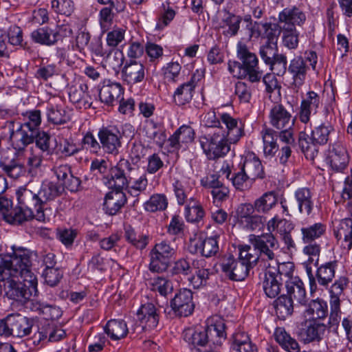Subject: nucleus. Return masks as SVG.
Listing matches in <instances>:
<instances>
[{
    "mask_svg": "<svg viewBox=\"0 0 352 352\" xmlns=\"http://www.w3.org/2000/svg\"><path fill=\"white\" fill-rule=\"evenodd\" d=\"M52 95L47 101V119L54 124H61L66 122L65 111L62 107L63 100L57 96L56 92L49 93Z\"/></svg>",
    "mask_w": 352,
    "mask_h": 352,
    "instance_id": "obj_23",
    "label": "nucleus"
},
{
    "mask_svg": "<svg viewBox=\"0 0 352 352\" xmlns=\"http://www.w3.org/2000/svg\"><path fill=\"white\" fill-rule=\"evenodd\" d=\"M298 143L307 158L314 160L318 155V144L311 140V136H309L305 133L302 132L300 133Z\"/></svg>",
    "mask_w": 352,
    "mask_h": 352,
    "instance_id": "obj_49",
    "label": "nucleus"
},
{
    "mask_svg": "<svg viewBox=\"0 0 352 352\" xmlns=\"http://www.w3.org/2000/svg\"><path fill=\"white\" fill-rule=\"evenodd\" d=\"M286 288L289 297L300 305H305L308 301L305 285L298 277L286 281Z\"/></svg>",
    "mask_w": 352,
    "mask_h": 352,
    "instance_id": "obj_30",
    "label": "nucleus"
},
{
    "mask_svg": "<svg viewBox=\"0 0 352 352\" xmlns=\"http://www.w3.org/2000/svg\"><path fill=\"white\" fill-rule=\"evenodd\" d=\"M334 131L330 124H321L314 128L311 133V140L318 145H323L327 143L330 134Z\"/></svg>",
    "mask_w": 352,
    "mask_h": 352,
    "instance_id": "obj_51",
    "label": "nucleus"
},
{
    "mask_svg": "<svg viewBox=\"0 0 352 352\" xmlns=\"http://www.w3.org/2000/svg\"><path fill=\"white\" fill-rule=\"evenodd\" d=\"M124 93V89L118 82H109L104 85L99 92V98L102 102L107 105H113Z\"/></svg>",
    "mask_w": 352,
    "mask_h": 352,
    "instance_id": "obj_32",
    "label": "nucleus"
},
{
    "mask_svg": "<svg viewBox=\"0 0 352 352\" xmlns=\"http://www.w3.org/2000/svg\"><path fill=\"white\" fill-rule=\"evenodd\" d=\"M184 217L188 222L199 223L205 217V211L199 201L190 198L184 208Z\"/></svg>",
    "mask_w": 352,
    "mask_h": 352,
    "instance_id": "obj_42",
    "label": "nucleus"
},
{
    "mask_svg": "<svg viewBox=\"0 0 352 352\" xmlns=\"http://www.w3.org/2000/svg\"><path fill=\"white\" fill-rule=\"evenodd\" d=\"M326 331V326L316 320L304 318L300 323L298 336L305 343L320 341Z\"/></svg>",
    "mask_w": 352,
    "mask_h": 352,
    "instance_id": "obj_15",
    "label": "nucleus"
},
{
    "mask_svg": "<svg viewBox=\"0 0 352 352\" xmlns=\"http://www.w3.org/2000/svg\"><path fill=\"white\" fill-rule=\"evenodd\" d=\"M279 28L283 34L282 43L283 46L289 50H296L299 43L300 32L296 28Z\"/></svg>",
    "mask_w": 352,
    "mask_h": 352,
    "instance_id": "obj_53",
    "label": "nucleus"
},
{
    "mask_svg": "<svg viewBox=\"0 0 352 352\" xmlns=\"http://www.w3.org/2000/svg\"><path fill=\"white\" fill-rule=\"evenodd\" d=\"M184 338L198 352H212L226 339L224 320L219 316L208 318L205 329H186L184 332Z\"/></svg>",
    "mask_w": 352,
    "mask_h": 352,
    "instance_id": "obj_3",
    "label": "nucleus"
},
{
    "mask_svg": "<svg viewBox=\"0 0 352 352\" xmlns=\"http://www.w3.org/2000/svg\"><path fill=\"white\" fill-rule=\"evenodd\" d=\"M173 190L179 205H184L187 201L191 186L185 179H175L172 184Z\"/></svg>",
    "mask_w": 352,
    "mask_h": 352,
    "instance_id": "obj_48",
    "label": "nucleus"
},
{
    "mask_svg": "<svg viewBox=\"0 0 352 352\" xmlns=\"http://www.w3.org/2000/svg\"><path fill=\"white\" fill-rule=\"evenodd\" d=\"M150 62L157 63L164 54V50L161 45L153 43H147L144 51Z\"/></svg>",
    "mask_w": 352,
    "mask_h": 352,
    "instance_id": "obj_64",
    "label": "nucleus"
},
{
    "mask_svg": "<svg viewBox=\"0 0 352 352\" xmlns=\"http://www.w3.org/2000/svg\"><path fill=\"white\" fill-rule=\"evenodd\" d=\"M126 202L125 195L121 190L107 193L104 197L103 209L109 215L116 214Z\"/></svg>",
    "mask_w": 352,
    "mask_h": 352,
    "instance_id": "obj_26",
    "label": "nucleus"
},
{
    "mask_svg": "<svg viewBox=\"0 0 352 352\" xmlns=\"http://www.w3.org/2000/svg\"><path fill=\"white\" fill-rule=\"evenodd\" d=\"M260 280L265 295L274 298L278 296L283 289V284L280 274L276 273V268L261 270Z\"/></svg>",
    "mask_w": 352,
    "mask_h": 352,
    "instance_id": "obj_13",
    "label": "nucleus"
},
{
    "mask_svg": "<svg viewBox=\"0 0 352 352\" xmlns=\"http://www.w3.org/2000/svg\"><path fill=\"white\" fill-rule=\"evenodd\" d=\"M175 253V246L170 242L162 241L156 243L149 254V270L158 273L166 271Z\"/></svg>",
    "mask_w": 352,
    "mask_h": 352,
    "instance_id": "obj_8",
    "label": "nucleus"
},
{
    "mask_svg": "<svg viewBox=\"0 0 352 352\" xmlns=\"http://www.w3.org/2000/svg\"><path fill=\"white\" fill-rule=\"evenodd\" d=\"M149 284L153 291L157 292L162 296L170 294L173 289L172 283L162 276L151 278Z\"/></svg>",
    "mask_w": 352,
    "mask_h": 352,
    "instance_id": "obj_54",
    "label": "nucleus"
},
{
    "mask_svg": "<svg viewBox=\"0 0 352 352\" xmlns=\"http://www.w3.org/2000/svg\"><path fill=\"white\" fill-rule=\"evenodd\" d=\"M276 341L286 351L289 352H298L299 346L296 340L288 334L285 329L278 327L274 333Z\"/></svg>",
    "mask_w": 352,
    "mask_h": 352,
    "instance_id": "obj_46",
    "label": "nucleus"
},
{
    "mask_svg": "<svg viewBox=\"0 0 352 352\" xmlns=\"http://www.w3.org/2000/svg\"><path fill=\"white\" fill-rule=\"evenodd\" d=\"M16 154L4 153L0 159V168L10 178L17 179L24 173V167L16 159Z\"/></svg>",
    "mask_w": 352,
    "mask_h": 352,
    "instance_id": "obj_25",
    "label": "nucleus"
},
{
    "mask_svg": "<svg viewBox=\"0 0 352 352\" xmlns=\"http://www.w3.org/2000/svg\"><path fill=\"white\" fill-rule=\"evenodd\" d=\"M327 305L322 300H313L303 313L304 318L312 320L323 319L327 316Z\"/></svg>",
    "mask_w": 352,
    "mask_h": 352,
    "instance_id": "obj_36",
    "label": "nucleus"
},
{
    "mask_svg": "<svg viewBox=\"0 0 352 352\" xmlns=\"http://www.w3.org/2000/svg\"><path fill=\"white\" fill-rule=\"evenodd\" d=\"M338 264V261L333 260L326 262L318 268L316 276L318 283L320 285L327 287L332 282L335 277Z\"/></svg>",
    "mask_w": 352,
    "mask_h": 352,
    "instance_id": "obj_35",
    "label": "nucleus"
},
{
    "mask_svg": "<svg viewBox=\"0 0 352 352\" xmlns=\"http://www.w3.org/2000/svg\"><path fill=\"white\" fill-rule=\"evenodd\" d=\"M251 181L264 177L263 168L260 160L254 156L247 157L241 167Z\"/></svg>",
    "mask_w": 352,
    "mask_h": 352,
    "instance_id": "obj_39",
    "label": "nucleus"
},
{
    "mask_svg": "<svg viewBox=\"0 0 352 352\" xmlns=\"http://www.w3.org/2000/svg\"><path fill=\"white\" fill-rule=\"evenodd\" d=\"M239 258L249 268L257 266L259 270V256L256 249L252 245H241L239 248Z\"/></svg>",
    "mask_w": 352,
    "mask_h": 352,
    "instance_id": "obj_45",
    "label": "nucleus"
},
{
    "mask_svg": "<svg viewBox=\"0 0 352 352\" xmlns=\"http://www.w3.org/2000/svg\"><path fill=\"white\" fill-rule=\"evenodd\" d=\"M52 8L58 14L70 16L74 10L72 0H52Z\"/></svg>",
    "mask_w": 352,
    "mask_h": 352,
    "instance_id": "obj_62",
    "label": "nucleus"
},
{
    "mask_svg": "<svg viewBox=\"0 0 352 352\" xmlns=\"http://www.w3.org/2000/svg\"><path fill=\"white\" fill-rule=\"evenodd\" d=\"M182 66L177 62H170L162 68L163 76L168 82H175L178 80Z\"/></svg>",
    "mask_w": 352,
    "mask_h": 352,
    "instance_id": "obj_58",
    "label": "nucleus"
},
{
    "mask_svg": "<svg viewBox=\"0 0 352 352\" xmlns=\"http://www.w3.org/2000/svg\"><path fill=\"white\" fill-rule=\"evenodd\" d=\"M44 182L30 185V189L17 191L19 206L12 209L6 216V221L12 224H21L27 221H44Z\"/></svg>",
    "mask_w": 352,
    "mask_h": 352,
    "instance_id": "obj_2",
    "label": "nucleus"
},
{
    "mask_svg": "<svg viewBox=\"0 0 352 352\" xmlns=\"http://www.w3.org/2000/svg\"><path fill=\"white\" fill-rule=\"evenodd\" d=\"M277 204V197L274 192L268 191L263 193L254 201L256 212L267 214Z\"/></svg>",
    "mask_w": 352,
    "mask_h": 352,
    "instance_id": "obj_44",
    "label": "nucleus"
},
{
    "mask_svg": "<svg viewBox=\"0 0 352 352\" xmlns=\"http://www.w3.org/2000/svg\"><path fill=\"white\" fill-rule=\"evenodd\" d=\"M221 123L226 126V129H221V134H223L228 139L230 143L236 144L245 135L244 124L241 120L231 116L228 113H219Z\"/></svg>",
    "mask_w": 352,
    "mask_h": 352,
    "instance_id": "obj_12",
    "label": "nucleus"
},
{
    "mask_svg": "<svg viewBox=\"0 0 352 352\" xmlns=\"http://www.w3.org/2000/svg\"><path fill=\"white\" fill-rule=\"evenodd\" d=\"M321 105L322 101L320 96L314 91H308L300 102V120L303 123H308L310 120L311 115L316 114Z\"/></svg>",
    "mask_w": 352,
    "mask_h": 352,
    "instance_id": "obj_20",
    "label": "nucleus"
},
{
    "mask_svg": "<svg viewBox=\"0 0 352 352\" xmlns=\"http://www.w3.org/2000/svg\"><path fill=\"white\" fill-rule=\"evenodd\" d=\"M195 246L197 252L200 253L203 256L212 257L216 255L219 250L218 236L215 235L204 239H199L196 241Z\"/></svg>",
    "mask_w": 352,
    "mask_h": 352,
    "instance_id": "obj_37",
    "label": "nucleus"
},
{
    "mask_svg": "<svg viewBox=\"0 0 352 352\" xmlns=\"http://www.w3.org/2000/svg\"><path fill=\"white\" fill-rule=\"evenodd\" d=\"M104 331L112 340H118L127 336L129 329L123 320L113 319L108 321Z\"/></svg>",
    "mask_w": 352,
    "mask_h": 352,
    "instance_id": "obj_38",
    "label": "nucleus"
},
{
    "mask_svg": "<svg viewBox=\"0 0 352 352\" xmlns=\"http://www.w3.org/2000/svg\"><path fill=\"white\" fill-rule=\"evenodd\" d=\"M140 172L137 165L131 164L128 160L121 158L116 165L109 168V174L104 177L103 183L109 188L122 190L129 186L134 176H138Z\"/></svg>",
    "mask_w": 352,
    "mask_h": 352,
    "instance_id": "obj_5",
    "label": "nucleus"
},
{
    "mask_svg": "<svg viewBox=\"0 0 352 352\" xmlns=\"http://www.w3.org/2000/svg\"><path fill=\"white\" fill-rule=\"evenodd\" d=\"M32 321L20 314L10 315L4 320L0 321V336L12 335L22 338L31 332Z\"/></svg>",
    "mask_w": 352,
    "mask_h": 352,
    "instance_id": "obj_9",
    "label": "nucleus"
},
{
    "mask_svg": "<svg viewBox=\"0 0 352 352\" xmlns=\"http://www.w3.org/2000/svg\"><path fill=\"white\" fill-rule=\"evenodd\" d=\"M194 78L192 76L189 81L180 85L175 89L173 94V100L177 105H185L192 100L196 87Z\"/></svg>",
    "mask_w": 352,
    "mask_h": 352,
    "instance_id": "obj_31",
    "label": "nucleus"
},
{
    "mask_svg": "<svg viewBox=\"0 0 352 352\" xmlns=\"http://www.w3.org/2000/svg\"><path fill=\"white\" fill-rule=\"evenodd\" d=\"M9 128L12 127L10 140L13 148L18 151H21L25 148L35 141L36 146L44 151V132L38 131H31L28 124H20L16 130L14 129V122H8Z\"/></svg>",
    "mask_w": 352,
    "mask_h": 352,
    "instance_id": "obj_6",
    "label": "nucleus"
},
{
    "mask_svg": "<svg viewBox=\"0 0 352 352\" xmlns=\"http://www.w3.org/2000/svg\"><path fill=\"white\" fill-rule=\"evenodd\" d=\"M162 6L164 9L163 12L159 17L155 25V29L158 30H163L175 18L176 14L173 7H167L165 4H163Z\"/></svg>",
    "mask_w": 352,
    "mask_h": 352,
    "instance_id": "obj_63",
    "label": "nucleus"
},
{
    "mask_svg": "<svg viewBox=\"0 0 352 352\" xmlns=\"http://www.w3.org/2000/svg\"><path fill=\"white\" fill-rule=\"evenodd\" d=\"M236 54L248 74V80L251 82H259L263 77V72L258 66L256 55L250 52L246 44L241 41L237 43Z\"/></svg>",
    "mask_w": 352,
    "mask_h": 352,
    "instance_id": "obj_10",
    "label": "nucleus"
},
{
    "mask_svg": "<svg viewBox=\"0 0 352 352\" xmlns=\"http://www.w3.org/2000/svg\"><path fill=\"white\" fill-rule=\"evenodd\" d=\"M327 227L322 223H316L300 228L301 239L303 243H314L326 232Z\"/></svg>",
    "mask_w": 352,
    "mask_h": 352,
    "instance_id": "obj_40",
    "label": "nucleus"
},
{
    "mask_svg": "<svg viewBox=\"0 0 352 352\" xmlns=\"http://www.w3.org/2000/svg\"><path fill=\"white\" fill-rule=\"evenodd\" d=\"M148 186V179L145 173L140 174L138 176H134V179H131L129 183V192L134 196H138L140 193L144 192Z\"/></svg>",
    "mask_w": 352,
    "mask_h": 352,
    "instance_id": "obj_55",
    "label": "nucleus"
},
{
    "mask_svg": "<svg viewBox=\"0 0 352 352\" xmlns=\"http://www.w3.org/2000/svg\"><path fill=\"white\" fill-rule=\"evenodd\" d=\"M232 348L236 352H257L256 346L250 341L248 336L243 332L234 336Z\"/></svg>",
    "mask_w": 352,
    "mask_h": 352,
    "instance_id": "obj_52",
    "label": "nucleus"
},
{
    "mask_svg": "<svg viewBox=\"0 0 352 352\" xmlns=\"http://www.w3.org/2000/svg\"><path fill=\"white\" fill-rule=\"evenodd\" d=\"M309 67L302 56H296L290 60L288 72L292 76V85L300 88L305 82Z\"/></svg>",
    "mask_w": 352,
    "mask_h": 352,
    "instance_id": "obj_22",
    "label": "nucleus"
},
{
    "mask_svg": "<svg viewBox=\"0 0 352 352\" xmlns=\"http://www.w3.org/2000/svg\"><path fill=\"white\" fill-rule=\"evenodd\" d=\"M294 197L299 212L301 214L309 215L314 206L313 193L311 190L307 187L299 188L295 191Z\"/></svg>",
    "mask_w": 352,
    "mask_h": 352,
    "instance_id": "obj_27",
    "label": "nucleus"
},
{
    "mask_svg": "<svg viewBox=\"0 0 352 352\" xmlns=\"http://www.w3.org/2000/svg\"><path fill=\"white\" fill-rule=\"evenodd\" d=\"M30 254L18 249L4 255L0 261V281L6 296L21 305L37 296V279L30 270Z\"/></svg>",
    "mask_w": 352,
    "mask_h": 352,
    "instance_id": "obj_1",
    "label": "nucleus"
},
{
    "mask_svg": "<svg viewBox=\"0 0 352 352\" xmlns=\"http://www.w3.org/2000/svg\"><path fill=\"white\" fill-rule=\"evenodd\" d=\"M124 238L129 243L138 250L144 249L149 242L148 235L137 232L131 226L125 227Z\"/></svg>",
    "mask_w": 352,
    "mask_h": 352,
    "instance_id": "obj_41",
    "label": "nucleus"
},
{
    "mask_svg": "<svg viewBox=\"0 0 352 352\" xmlns=\"http://www.w3.org/2000/svg\"><path fill=\"white\" fill-rule=\"evenodd\" d=\"M145 135L159 146H162L166 141V136L162 127L157 123L149 120L144 126Z\"/></svg>",
    "mask_w": 352,
    "mask_h": 352,
    "instance_id": "obj_43",
    "label": "nucleus"
},
{
    "mask_svg": "<svg viewBox=\"0 0 352 352\" xmlns=\"http://www.w3.org/2000/svg\"><path fill=\"white\" fill-rule=\"evenodd\" d=\"M221 129H216L212 135L201 136L199 142L204 153L209 160H216L224 157L230 150V141Z\"/></svg>",
    "mask_w": 352,
    "mask_h": 352,
    "instance_id": "obj_7",
    "label": "nucleus"
},
{
    "mask_svg": "<svg viewBox=\"0 0 352 352\" xmlns=\"http://www.w3.org/2000/svg\"><path fill=\"white\" fill-rule=\"evenodd\" d=\"M122 78L128 84L134 85L144 80L146 76L144 65L138 61H130L122 69Z\"/></svg>",
    "mask_w": 352,
    "mask_h": 352,
    "instance_id": "obj_24",
    "label": "nucleus"
},
{
    "mask_svg": "<svg viewBox=\"0 0 352 352\" xmlns=\"http://www.w3.org/2000/svg\"><path fill=\"white\" fill-rule=\"evenodd\" d=\"M274 307L278 317L285 318L293 313L294 301L289 296L282 295L274 301Z\"/></svg>",
    "mask_w": 352,
    "mask_h": 352,
    "instance_id": "obj_50",
    "label": "nucleus"
},
{
    "mask_svg": "<svg viewBox=\"0 0 352 352\" xmlns=\"http://www.w3.org/2000/svg\"><path fill=\"white\" fill-rule=\"evenodd\" d=\"M258 35L266 38L267 41H276L278 35L281 32L279 28V23H259L257 26Z\"/></svg>",
    "mask_w": 352,
    "mask_h": 352,
    "instance_id": "obj_56",
    "label": "nucleus"
},
{
    "mask_svg": "<svg viewBox=\"0 0 352 352\" xmlns=\"http://www.w3.org/2000/svg\"><path fill=\"white\" fill-rule=\"evenodd\" d=\"M261 135L263 144V154L266 158L271 159L274 157L278 151L277 144L278 133L271 128L265 127Z\"/></svg>",
    "mask_w": 352,
    "mask_h": 352,
    "instance_id": "obj_28",
    "label": "nucleus"
},
{
    "mask_svg": "<svg viewBox=\"0 0 352 352\" xmlns=\"http://www.w3.org/2000/svg\"><path fill=\"white\" fill-rule=\"evenodd\" d=\"M168 205V200L166 195L163 193H155L144 202V209L150 212L165 210Z\"/></svg>",
    "mask_w": 352,
    "mask_h": 352,
    "instance_id": "obj_47",
    "label": "nucleus"
},
{
    "mask_svg": "<svg viewBox=\"0 0 352 352\" xmlns=\"http://www.w3.org/2000/svg\"><path fill=\"white\" fill-rule=\"evenodd\" d=\"M287 56L283 54H278L272 60V63H267L270 69L274 74L278 76H283L287 70Z\"/></svg>",
    "mask_w": 352,
    "mask_h": 352,
    "instance_id": "obj_61",
    "label": "nucleus"
},
{
    "mask_svg": "<svg viewBox=\"0 0 352 352\" xmlns=\"http://www.w3.org/2000/svg\"><path fill=\"white\" fill-rule=\"evenodd\" d=\"M137 317L141 329L149 331L156 328L159 323V310L152 302H146L138 310Z\"/></svg>",
    "mask_w": 352,
    "mask_h": 352,
    "instance_id": "obj_16",
    "label": "nucleus"
},
{
    "mask_svg": "<svg viewBox=\"0 0 352 352\" xmlns=\"http://www.w3.org/2000/svg\"><path fill=\"white\" fill-rule=\"evenodd\" d=\"M101 148L107 154L117 155L122 147V133L114 126L102 127L98 133Z\"/></svg>",
    "mask_w": 352,
    "mask_h": 352,
    "instance_id": "obj_11",
    "label": "nucleus"
},
{
    "mask_svg": "<svg viewBox=\"0 0 352 352\" xmlns=\"http://www.w3.org/2000/svg\"><path fill=\"white\" fill-rule=\"evenodd\" d=\"M306 19L305 13L299 8H286L278 14L279 27L296 28V26H302Z\"/></svg>",
    "mask_w": 352,
    "mask_h": 352,
    "instance_id": "obj_21",
    "label": "nucleus"
},
{
    "mask_svg": "<svg viewBox=\"0 0 352 352\" xmlns=\"http://www.w3.org/2000/svg\"><path fill=\"white\" fill-rule=\"evenodd\" d=\"M241 18L230 12H226L219 22V28L223 35L231 37L235 36L240 28Z\"/></svg>",
    "mask_w": 352,
    "mask_h": 352,
    "instance_id": "obj_33",
    "label": "nucleus"
},
{
    "mask_svg": "<svg viewBox=\"0 0 352 352\" xmlns=\"http://www.w3.org/2000/svg\"><path fill=\"white\" fill-rule=\"evenodd\" d=\"M87 90L88 87L83 83L71 86L69 90V100L76 104L80 109L89 107L91 103L89 102V96Z\"/></svg>",
    "mask_w": 352,
    "mask_h": 352,
    "instance_id": "obj_29",
    "label": "nucleus"
},
{
    "mask_svg": "<svg viewBox=\"0 0 352 352\" xmlns=\"http://www.w3.org/2000/svg\"><path fill=\"white\" fill-rule=\"evenodd\" d=\"M269 122L276 129H291L294 125V119L282 104H274L269 113Z\"/></svg>",
    "mask_w": 352,
    "mask_h": 352,
    "instance_id": "obj_18",
    "label": "nucleus"
},
{
    "mask_svg": "<svg viewBox=\"0 0 352 352\" xmlns=\"http://www.w3.org/2000/svg\"><path fill=\"white\" fill-rule=\"evenodd\" d=\"M250 242L259 256V270L277 267L276 252L279 248V243L273 234L251 235Z\"/></svg>",
    "mask_w": 352,
    "mask_h": 352,
    "instance_id": "obj_4",
    "label": "nucleus"
},
{
    "mask_svg": "<svg viewBox=\"0 0 352 352\" xmlns=\"http://www.w3.org/2000/svg\"><path fill=\"white\" fill-rule=\"evenodd\" d=\"M206 262L204 259L195 260L192 265L196 270L195 274L189 278L190 285L195 289H198L206 284L210 276L208 269L205 268Z\"/></svg>",
    "mask_w": 352,
    "mask_h": 352,
    "instance_id": "obj_34",
    "label": "nucleus"
},
{
    "mask_svg": "<svg viewBox=\"0 0 352 352\" xmlns=\"http://www.w3.org/2000/svg\"><path fill=\"white\" fill-rule=\"evenodd\" d=\"M124 60V56L121 52L115 51L109 53L103 61V65L107 68L108 70H112L114 72H118L122 66Z\"/></svg>",
    "mask_w": 352,
    "mask_h": 352,
    "instance_id": "obj_59",
    "label": "nucleus"
},
{
    "mask_svg": "<svg viewBox=\"0 0 352 352\" xmlns=\"http://www.w3.org/2000/svg\"><path fill=\"white\" fill-rule=\"evenodd\" d=\"M259 54L265 64L272 63V60L278 54L276 41H267L261 46Z\"/></svg>",
    "mask_w": 352,
    "mask_h": 352,
    "instance_id": "obj_57",
    "label": "nucleus"
},
{
    "mask_svg": "<svg viewBox=\"0 0 352 352\" xmlns=\"http://www.w3.org/2000/svg\"><path fill=\"white\" fill-rule=\"evenodd\" d=\"M221 267L225 274L230 279L235 281L244 280L250 270L239 258L236 260L230 254L223 256Z\"/></svg>",
    "mask_w": 352,
    "mask_h": 352,
    "instance_id": "obj_14",
    "label": "nucleus"
},
{
    "mask_svg": "<svg viewBox=\"0 0 352 352\" xmlns=\"http://www.w3.org/2000/svg\"><path fill=\"white\" fill-rule=\"evenodd\" d=\"M327 159L332 169L338 172H342L348 166L349 155L343 144L337 142L331 145Z\"/></svg>",
    "mask_w": 352,
    "mask_h": 352,
    "instance_id": "obj_19",
    "label": "nucleus"
},
{
    "mask_svg": "<svg viewBox=\"0 0 352 352\" xmlns=\"http://www.w3.org/2000/svg\"><path fill=\"white\" fill-rule=\"evenodd\" d=\"M230 181L233 186L239 190L243 191L250 188L252 184L251 179L241 168L240 171L232 175Z\"/></svg>",
    "mask_w": 352,
    "mask_h": 352,
    "instance_id": "obj_60",
    "label": "nucleus"
},
{
    "mask_svg": "<svg viewBox=\"0 0 352 352\" xmlns=\"http://www.w3.org/2000/svg\"><path fill=\"white\" fill-rule=\"evenodd\" d=\"M171 307L179 316L186 317L190 315L195 307L192 292L188 289H180L172 300Z\"/></svg>",
    "mask_w": 352,
    "mask_h": 352,
    "instance_id": "obj_17",
    "label": "nucleus"
}]
</instances>
